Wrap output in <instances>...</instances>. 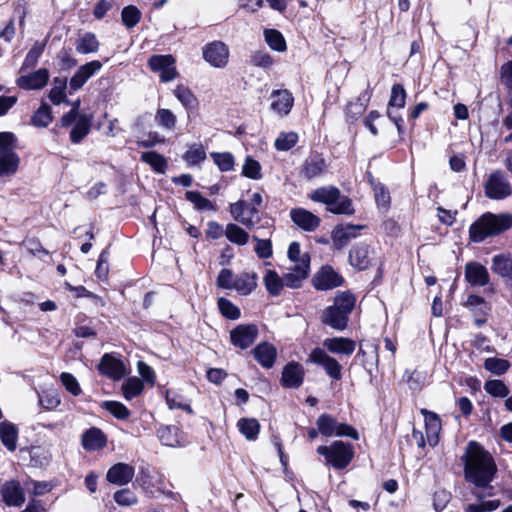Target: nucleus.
<instances>
[{
    "label": "nucleus",
    "instance_id": "1",
    "mask_svg": "<svg viewBox=\"0 0 512 512\" xmlns=\"http://www.w3.org/2000/svg\"><path fill=\"white\" fill-rule=\"evenodd\" d=\"M464 463L465 480L472 484L471 493L477 500L495 495V488L491 485L497 466L492 455L478 443H468L465 454L462 456Z\"/></svg>",
    "mask_w": 512,
    "mask_h": 512
},
{
    "label": "nucleus",
    "instance_id": "2",
    "mask_svg": "<svg viewBox=\"0 0 512 512\" xmlns=\"http://www.w3.org/2000/svg\"><path fill=\"white\" fill-rule=\"evenodd\" d=\"M356 297L350 291H340L334 298L333 305L326 307L321 315V321L329 327L343 331L349 322V315L355 308Z\"/></svg>",
    "mask_w": 512,
    "mask_h": 512
},
{
    "label": "nucleus",
    "instance_id": "3",
    "mask_svg": "<svg viewBox=\"0 0 512 512\" xmlns=\"http://www.w3.org/2000/svg\"><path fill=\"white\" fill-rule=\"evenodd\" d=\"M511 226L512 214H493L491 212H487L470 226V239L473 242L479 243L484 241L487 237L497 235L508 230Z\"/></svg>",
    "mask_w": 512,
    "mask_h": 512
},
{
    "label": "nucleus",
    "instance_id": "4",
    "mask_svg": "<svg viewBox=\"0 0 512 512\" xmlns=\"http://www.w3.org/2000/svg\"><path fill=\"white\" fill-rule=\"evenodd\" d=\"M317 453L325 457L326 465L339 470L346 468L354 456L353 446L343 441H334L330 446L321 445Z\"/></svg>",
    "mask_w": 512,
    "mask_h": 512
},
{
    "label": "nucleus",
    "instance_id": "5",
    "mask_svg": "<svg viewBox=\"0 0 512 512\" xmlns=\"http://www.w3.org/2000/svg\"><path fill=\"white\" fill-rule=\"evenodd\" d=\"M484 192L489 199L503 200L512 195V186L503 171L495 170L489 174Z\"/></svg>",
    "mask_w": 512,
    "mask_h": 512
},
{
    "label": "nucleus",
    "instance_id": "6",
    "mask_svg": "<svg viewBox=\"0 0 512 512\" xmlns=\"http://www.w3.org/2000/svg\"><path fill=\"white\" fill-rule=\"evenodd\" d=\"M317 427L319 432L326 437L331 436H347L354 440L359 438L358 432L352 426L345 423H339L328 414H322L317 419Z\"/></svg>",
    "mask_w": 512,
    "mask_h": 512
},
{
    "label": "nucleus",
    "instance_id": "7",
    "mask_svg": "<svg viewBox=\"0 0 512 512\" xmlns=\"http://www.w3.org/2000/svg\"><path fill=\"white\" fill-rule=\"evenodd\" d=\"M348 258L353 268L362 271L376 263L377 255L374 248L365 243H358L350 249Z\"/></svg>",
    "mask_w": 512,
    "mask_h": 512
},
{
    "label": "nucleus",
    "instance_id": "8",
    "mask_svg": "<svg viewBox=\"0 0 512 512\" xmlns=\"http://www.w3.org/2000/svg\"><path fill=\"white\" fill-rule=\"evenodd\" d=\"M230 213L235 221L251 229L259 222L258 209L243 201H237L230 205Z\"/></svg>",
    "mask_w": 512,
    "mask_h": 512
},
{
    "label": "nucleus",
    "instance_id": "9",
    "mask_svg": "<svg viewBox=\"0 0 512 512\" xmlns=\"http://www.w3.org/2000/svg\"><path fill=\"white\" fill-rule=\"evenodd\" d=\"M148 64L151 70L160 74L162 82H170L178 75L175 59L171 55H153L149 58Z\"/></svg>",
    "mask_w": 512,
    "mask_h": 512
},
{
    "label": "nucleus",
    "instance_id": "10",
    "mask_svg": "<svg viewBox=\"0 0 512 512\" xmlns=\"http://www.w3.org/2000/svg\"><path fill=\"white\" fill-rule=\"evenodd\" d=\"M343 281V277L331 266L321 267L312 278L314 288L321 291L339 287L342 285Z\"/></svg>",
    "mask_w": 512,
    "mask_h": 512
},
{
    "label": "nucleus",
    "instance_id": "11",
    "mask_svg": "<svg viewBox=\"0 0 512 512\" xmlns=\"http://www.w3.org/2000/svg\"><path fill=\"white\" fill-rule=\"evenodd\" d=\"M203 58L211 66L224 68L228 63L229 49L221 41H214L203 48Z\"/></svg>",
    "mask_w": 512,
    "mask_h": 512
},
{
    "label": "nucleus",
    "instance_id": "12",
    "mask_svg": "<svg viewBox=\"0 0 512 512\" xmlns=\"http://www.w3.org/2000/svg\"><path fill=\"white\" fill-rule=\"evenodd\" d=\"M258 336V328L254 324H240L230 332L232 344L240 349L250 347Z\"/></svg>",
    "mask_w": 512,
    "mask_h": 512
},
{
    "label": "nucleus",
    "instance_id": "13",
    "mask_svg": "<svg viewBox=\"0 0 512 512\" xmlns=\"http://www.w3.org/2000/svg\"><path fill=\"white\" fill-rule=\"evenodd\" d=\"M309 359L311 362L320 365L325 372L333 379L339 380L342 377L341 365L338 361L328 355L323 349L315 348L312 350Z\"/></svg>",
    "mask_w": 512,
    "mask_h": 512
},
{
    "label": "nucleus",
    "instance_id": "14",
    "mask_svg": "<svg viewBox=\"0 0 512 512\" xmlns=\"http://www.w3.org/2000/svg\"><path fill=\"white\" fill-rule=\"evenodd\" d=\"M364 226L354 224L337 225L331 234L333 247L337 250L344 248L351 239L356 238Z\"/></svg>",
    "mask_w": 512,
    "mask_h": 512
},
{
    "label": "nucleus",
    "instance_id": "15",
    "mask_svg": "<svg viewBox=\"0 0 512 512\" xmlns=\"http://www.w3.org/2000/svg\"><path fill=\"white\" fill-rule=\"evenodd\" d=\"M406 91L401 84H394L391 89V96L388 103V117L395 123L397 130L401 132L403 120L400 116L395 115L393 108H403L405 106Z\"/></svg>",
    "mask_w": 512,
    "mask_h": 512
},
{
    "label": "nucleus",
    "instance_id": "16",
    "mask_svg": "<svg viewBox=\"0 0 512 512\" xmlns=\"http://www.w3.org/2000/svg\"><path fill=\"white\" fill-rule=\"evenodd\" d=\"M270 98L271 109L275 113L281 116H286L290 113L294 104V97L289 90H273L270 95Z\"/></svg>",
    "mask_w": 512,
    "mask_h": 512
},
{
    "label": "nucleus",
    "instance_id": "17",
    "mask_svg": "<svg viewBox=\"0 0 512 512\" xmlns=\"http://www.w3.org/2000/svg\"><path fill=\"white\" fill-rule=\"evenodd\" d=\"M135 475V469L133 466L127 463H117L109 468L106 479L108 482L123 486L128 484Z\"/></svg>",
    "mask_w": 512,
    "mask_h": 512
},
{
    "label": "nucleus",
    "instance_id": "18",
    "mask_svg": "<svg viewBox=\"0 0 512 512\" xmlns=\"http://www.w3.org/2000/svg\"><path fill=\"white\" fill-rule=\"evenodd\" d=\"M102 68V63L98 60L88 62L75 72L71 77L69 86L73 91L79 90L97 71Z\"/></svg>",
    "mask_w": 512,
    "mask_h": 512
},
{
    "label": "nucleus",
    "instance_id": "19",
    "mask_svg": "<svg viewBox=\"0 0 512 512\" xmlns=\"http://www.w3.org/2000/svg\"><path fill=\"white\" fill-rule=\"evenodd\" d=\"M291 220L299 228L312 232L320 225V218L303 208H294L290 211Z\"/></svg>",
    "mask_w": 512,
    "mask_h": 512
},
{
    "label": "nucleus",
    "instance_id": "20",
    "mask_svg": "<svg viewBox=\"0 0 512 512\" xmlns=\"http://www.w3.org/2000/svg\"><path fill=\"white\" fill-rule=\"evenodd\" d=\"M465 280L473 287H482L489 283L490 277L485 266L471 261L465 265Z\"/></svg>",
    "mask_w": 512,
    "mask_h": 512
},
{
    "label": "nucleus",
    "instance_id": "21",
    "mask_svg": "<svg viewBox=\"0 0 512 512\" xmlns=\"http://www.w3.org/2000/svg\"><path fill=\"white\" fill-rule=\"evenodd\" d=\"M1 494L3 501L8 506L18 507L25 502L24 490L18 481L10 480L4 483L1 487Z\"/></svg>",
    "mask_w": 512,
    "mask_h": 512
},
{
    "label": "nucleus",
    "instance_id": "22",
    "mask_svg": "<svg viewBox=\"0 0 512 512\" xmlns=\"http://www.w3.org/2000/svg\"><path fill=\"white\" fill-rule=\"evenodd\" d=\"M98 369L103 375L114 380L121 379L126 373L123 362L110 354H105L101 358Z\"/></svg>",
    "mask_w": 512,
    "mask_h": 512
},
{
    "label": "nucleus",
    "instance_id": "23",
    "mask_svg": "<svg viewBox=\"0 0 512 512\" xmlns=\"http://www.w3.org/2000/svg\"><path fill=\"white\" fill-rule=\"evenodd\" d=\"M49 80V71L41 68L28 75H22L17 79V85L26 90H37L43 88Z\"/></svg>",
    "mask_w": 512,
    "mask_h": 512
},
{
    "label": "nucleus",
    "instance_id": "24",
    "mask_svg": "<svg viewBox=\"0 0 512 512\" xmlns=\"http://www.w3.org/2000/svg\"><path fill=\"white\" fill-rule=\"evenodd\" d=\"M326 170L327 164L325 159L319 154H312L305 159L301 174L304 178L311 180L323 175Z\"/></svg>",
    "mask_w": 512,
    "mask_h": 512
},
{
    "label": "nucleus",
    "instance_id": "25",
    "mask_svg": "<svg viewBox=\"0 0 512 512\" xmlns=\"http://www.w3.org/2000/svg\"><path fill=\"white\" fill-rule=\"evenodd\" d=\"M304 378V369L296 362L288 363L282 371L281 383L286 388H298Z\"/></svg>",
    "mask_w": 512,
    "mask_h": 512
},
{
    "label": "nucleus",
    "instance_id": "26",
    "mask_svg": "<svg viewBox=\"0 0 512 512\" xmlns=\"http://www.w3.org/2000/svg\"><path fill=\"white\" fill-rule=\"evenodd\" d=\"M421 412L424 415L426 440L430 446L434 447L439 441L441 420L437 414L426 409H422Z\"/></svg>",
    "mask_w": 512,
    "mask_h": 512
},
{
    "label": "nucleus",
    "instance_id": "27",
    "mask_svg": "<svg viewBox=\"0 0 512 512\" xmlns=\"http://www.w3.org/2000/svg\"><path fill=\"white\" fill-rule=\"evenodd\" d=\"M310 267H308L307 259L301 264H295L289 268V272L283 276L285 286L289 288H299L309 275Z\"/></svg>",
    "mask_w": 512,
    "mask_h": 512
},
{
    "label": "nucleus",
    "instance_id": "28",
    "mask_svg": "<svg viewBox=\"0 0 512 512\" xmlns=\"http://www.w3.org/2000/svg\"><path fill=\"white\" fill-rule=\"evenodd\" d=\"M107 438L99 428L92 427L82 435V446L87 451H98L106 446Z\"/></svg>",
    "mask_w": 512,
    "mask_h": 512
},
{
    "label": "nucleus",
    "instance_id": "29",
    "mask_svg": "<svg viewBox=\"0 0 512 512\" xmlns=\"http://www.w3.org/2000/svg\"><path fill=\"white\" fill-rule=\"evenodd\" d=\"M323 346L333 354L351 355L355 351L356 343L345 337L326 338Z\"/></svg>",
    "mask_w": 512,
    "mask_h": 512
},
{
    "label": "nucleus",
    "instance_id": "30",
    "mask_svg": "<svg viewBox=\"0 0 512 512\" xmlns=\"http://www.w3.org/2000/svg\"><path fill=\"white\" fill-rule=\"evenodd\" d=\"M253 355L263 368L269 369L275 363L277 350L273 344L262 342L253 349Z\"/></svg>",
    "mask_w": 512,
    "mask_h": 512
},
{
    "label": "nucleus",
    "instance_id": "31",
    "mask_svg": "<svg viewBox=\"0 0 512 512\" xmlns=\"http://www.w3.org/2000/svg\"><path fill=\"white\" fill-rule=\"evenodd\" d=\"M257 274L255 272H242L236 275L235 283L231 290L237 291L242 296L251 294L257 287Z\"/></svg>",
    "mask_w": 512,
    "mask_h": 512
},
{
    "label": "nucleus",
    "instance_id": "32",
    "mask_svg": "<svg viewBox=\"0 0 512 512\" xmlns=\"http://www.w3.org/2000/svg\"><path fill=\"white\" fill-rule=\"evenodd\" d=\"M17 438L18 430L15 425L8 422L0 423V439L2 444L9 451H14L16 449Z\"/></svg>",
    "mask_w": 512,
    "mask_h": 512
},
{
    "label": "nucleus",
    "instance_id": "33",
    "mask_svg": "<svg viewBox=\"0 0 512 512\" xmlns=\"http://www.w3.org/2000/svg\"><path fill=\"white\" fill-rule=\"evenodd\" d=\"M340 190L335 187H322L312 192L310 198L315 202L324 203L329 207L339 199Z\"/></svg>",
    "mask_w": 512,
    "mask_h": 512
},
{
    "label": "nucleus",
    "instance_id": "34",
    "mask_svg": "<svg viewBox=\"0 0 512 512\" xmlns=\"http://www.w3.org/2000/svg\"><path fill=\"white\" fill-rule=\"evenodd\" d=\"M492 271L503 278L512 279V259L504 254L492 258Z\"/></svg>",
    "mask_w": 512,
    "mask_h": 512
},
{
    "label": "nucleus",
    "instance_id": "35",
    "mask_svg": "<svg viewBox=\"0 0 512 512\" xmlns=\"http://www.w3.org/2000/svg\"><path fill=\"white\" fill-rule=\"evenodd\" d=\"M98 49L99 41L94 33L86 32L76 41V51L80 54L95 53Z\"/></svg>",
    "mask_w": 512,
    "mask_h": 512
},
{
    "label": "nucleus",
    "instance_id": "36",
    "mask_svg": "<svg viewBox=\"0 0 512 512\" xmlns=\"http://www.w3.org/2000/svg\"><path fill=\"white\" fill-rule=\"evenodd\" d=\"M225 236L231 243L239 246L246 245L250 237L248 232L234 223L226 225Z\"/></svg>",
    "mask_w": 512,
    "mask_h": 512
},
{
    "label": "nucleus",
    "instance_id": "37",
    "mask_svg": "<svg viewBox=\"0 0 512 512\" xmlns=\"http://www.w3.org/2000/svg\"><path fill=\"white\" fill-rule=\"evenodd\" d=\"M90 131V119L86 115H81L77 119L74 127L70 132V140L72 143H80Z\"/></svg>",
    "mask_w": 512,
    "mask_h": 512
},
{
    "label": "nucleus",
    "instance_id": "38",
    "mask_svg": "<svg viewBox=\"0 0 512 512\" xmlns=\"http://www.w3.org/2000/svg\"><path fill=\"white\" fill-rule=\"evenodd\" d=\"M66 86V78L56 77L54 79V85L49 92V99L54 105H59L61 103H70V101L67 99L65 95Z\"/></svg>",
    "mask_w": 512,
    "mask_h": 512
},
{
    "label": "nucleus",
    "instance_id": "39",
    "mask_svg": "<svg viewBox=\"0 0 512 512\" xmlns=\"http://www.w3.org/2000/svg\"><path fill=\"white\" fill-rule=\"evenodd\" d=\"M264 285L268 293L272 296H279L285 282L274 270H268L264 276Z\"/></svg>",
    "mask_w": 512,
    "mask_h": 512
},
{
    "label": "nucleus",
    "instance_id": "40",
    "mask_svg": "<svg viewBox=\"0 0 512 512\" xmlns=\"http://www.w3.org/2000/svg\"><path fill=\"white\" fill-rule=\"evenodd\" d=\"M237 426L239 431L250 441L255 440L260 432V424L254 418H241Z\"/></svg>",
    "mask_w": 512,
    "mask_h": 512
},
{
    "label": "nucleus",
    "instance_id": "41",
    "mask_svg": "<svg viewBox=\"0 0 512 512\" xmlns=\"http://www.w3.org/2000/svg\"><path fill=\"white\" fill-rule=\"evenodd\" d=\"M157 434L163 445L175 447L180 444L179 429L176 426H162Z\"/></svg>",
    "mask_w": 512,
    "mask_h": 512
},
{
    "label": "nucleus",
    "instance_id": "42",
    "mask_svg": "<svg viewBox=\"0 0 512 512\" xmlns=\"http://www.w3.org/2000/svg\"><path fill=\"white\" fill-rule=\"evenodd\" d=\"M155 121L162 129L173 131L176 127L177 118L171 110L160 108L155 114Z\"/></svg>",
    "mask_w": 512,
    "mask_h": 512
},
{
    "label": "nucleus",
    "instance_id": "43",
    "mask_svg": "<svg viewBox=\"0 0 512 512\" xmlns=\"http://www.w3.org/2000/svg\"><path fill=\"white\" fill-rule=\"evenodd\" d=\"M143 389V381L137 377L128 378L122 385V393L126 400L139 396Z\"/></svg>",
    "mask_w": 512,
    "mask_h": 512
},
{
    "label": "nucleus",
    "instance_id": "44",
    "mask_svg": "<svg viewBox=\"0 0 512 512\" xmlns=\"http://www.w3.org/2000/svg\"><path fill=\"white\" fill-rule=\"evenodd\" d=\"M52 111L48 104L42 103L31 117V123L35 127H47L52 122Z\"/></svg>",
    "mask_w": 512,
    "mask_h": 512
},
{
    "label": "nucleus",
    "instance_id": "45",
    "mask_svg": "<svg viewBox=\"0 0 512 512\" xmlns=\"http://www.w3.org/2000/svg\"><path fill=\"white\" fill-rule=\"evenodd\" d=\"M141 160L150 165L157 173H164L167 168L165 158L155 151L143 152Z\"/></svg>",
    "mask_w": 512,
    "mask_h": 512
},
{
    "label": "nucleus",
    "instance_id": "46",
    "mask_svg": "<svg viewBox=\"0 0 512 512\" xmlns=\"http://www.w3.org/2000/svg\"><path fill=\"white\" fill-rule=\"evenodd\" d=\"M20 159L17 154L0 155V177L16 173Z\"/></svg>",
    "mask_w": 512,
    "mask_h": 512
},
{
    "label": "nucleus",
    "instance_id": "47",
    "mask_svg": "<svg viewBox=\"0 0 512 512\" xmlns=\"http://www.w3.org/2000/svg\"><path fill=\"white\" fill-rule=\"evenodd\" d=\"M174 95L186 109H192L197 104L195 95L189 88L183 85H178L175 88Z\"/></svg>",
    "mask_w": 512,
    "mask_h": 512
},
{
    "label": "nucleus",
    "instance_id": "48",
    "mask_svg": "<svg viewBox=\"0 0 512 512\" xmlns=\"http://www.w3.org/2000/svg\"><path fill=\"white\" fill-rule=\"evenodd\" d=\"M17 137L12 132H0V155L16 154Z\"/></svg>",
    "mask_w": 512,
    "mask_h": 512
},
{
    "label": "nucleus",
    "instance_id": "49",
    "mask_svg": "<svg viewBox=\"0 0 512 512\" xmlns=\"http://www.w3.org/2000/svg\"><path fill=\"white\" fill-rule=\"evenodd\" d=\"M102 407L111 413L115 418L125 420L130 416V410L121 402L104 401Z\"/></svg>",
    "mask_w": 512,
    "mask_h": 512
},
{
    "label": "nucleus",
    "instance_id": "50",
    "mask_svg": "<svg viewBox=\"0 0 512 512\" xmlns=\"http://www.w3.org/2000/svg\"><path fill=\"white\" fill-rule=\"evenodd\" d=\"M183 158L188 165H197L205 160L206 152L202 145L193 144L186 151Z\"/></svg>",
    "mask_w": 512,
    "mask_h": 512
},
{
    "label": "nucleus",
    "instance_id": "51",
    "mask_svg": "<svg viewBox=\"0 0 512 512\" xmlns=\"http://www.w3.org/2000/svg\"><path fill=\"white\" fill-rule=\"evenodd\" d=\"M140 18L141 12L134 5L124 7L121 12L122 22L127 28H133L136 26L139 23Z\"/></svg>",
    "mask_w": 512,
    "mask_h": 512
},
{
    "label": "nucleus",
    "instance_id": "52",
    "mask_svg": "<svg viewBox=\"0 0 512 512\" xmlns=\"http://www.w3.org/2000/svg\"><path fill=\"white\" fill-rule=\"evenodd\" d=\"M265 39L271 49L278 52H283L286 50V42L279 31L275 29L266 30Z\"/></svg>",
    "mask_w": 512,
    "mask_h": 512
},
{
    "label": "nucleus",
    "instance_id": "53",
    "mask_svg": "<svg viewBox=\"0 0 512 512\" xmlns=\"http://www.w3.org/2000/svg\"><path fill=\"white\" fill-rule=\"evenodd\" d=\"M484 390L493 397L504 398L509 394V389L502 380L493 379L484 384Z\"/></svg>",
    "mask_w": 512,
    "mask_h": 512
},
{
    "label": "nucleus",
    "instance_id": "54",
    "mask_svg": "<svg viewBox=\"0 0 512 512\" xmlns=\"http://www.w3.org/2000/svg\"><path fill=\"white\" fill-rule=\"evenodd\" d=\"M218 308L222 316L230 320H237L241 315L240 309L224 297L218 299Z\"/></svg>",
    "mask_w": 512,
    "mask_h": 512
},
{
    "label": "nucleus",
    "instance_id": "55",
    "mask_svg": "<svg viewBox=\"0 0 512 512\" xmlns=\"http://www.w3.org/2000/svg\"><path fill=\"white\" fill-rule=\"evenodd\" d=\"M484 367L495 375H502L509 369L510 363L506 359L490 357L485 359Z\"/></svg>",
    "mask_w": 512,
    "mask_h": 512
},
{
    "label": "nucleus",
    "instance_id": "56",
    "mask_svg": "<svg viewBox=\"0 0 512 512\" xmlns=\"http://www.w3.org/2000/svg\"><path fill=\"white\" fill-rule=\"evenodd\" d=\"M242 174L250 179L259 180L262 178L261 165L251 156H247L242 167Z\"/></svg>",
    "mask_w": 512,
    "mask_h": 512
},
{
    "label": "nucleus",
    "instance_id": "57",
    "mask_svg": "<svg viewBox=\"0 0 512 512\" xmlns=\"http://www.w3.org/2000/svg\"><path fill=\"white\" fill-rule=\"evenodd\" d=\"M298 141V135L294 132H283L275 140V148L278 151H288Z\"/></svg>",
    "mask_w": 512,
    "mask_h": 512
},
{
    "label": "nucleus",
    "instance_id": "58",
    "mask_svg": "<svg viewBox=\"0 0 512 512\" xmlns=\"http://www.w3.org/2000/svg\"><path fill=\"white\" fill-rule=\"evenodd\" d=\"M465 306L482 315H486L490 311V306L485 299L474 294L468 296Z\"/></svg>",
    "mask_w": 512,
    "mask_h": 512
},
{
    "label": "nucleus",
    "instance_id": "59",
    "mask_svg": "<svg viewBox=\"0 0 512 512\" xmlns=\"http://www.w3.org/2000/svg\"><path fill=\"white\" fill-rule=\"evenodd\" d=\"M328 210L334 214L351 215L354 212L351 200L347 196H342L340 192L339 199Z\"/></svg>",
    "mask_w": 512,
    "mask_h": 512
},
{
    "label": "nucleus",
    "instance_id": "60",
    "mask_svg": "<svg viewBox=\"0 0 512 512\" xmlns=\"http://www.w3.org/2000/svg\"><path fill=\"white\" fill-rule=\"evenodd\" d=\"M211 157L221 171L227 172L232 170L234 167V157L229 152L211 153Z\"/></svg>",
    "mask_w": 512,
    "mask_h": 512
},
{
    "label": "nucleus",
    "instance_id": "61",
    "mask_svg": "<svg viewBox=\"0 0 512 512\" xmlns=\"http://www.w3.org/2000/svg\"><path fill=\"white\" fill-rule=\"evenodd\" d=\"M252 239L256 242L254 251L259 258L268 259L272 256V243L269 239H260L256 235L252 236Z\"/></svg>",
    "mask_w": 512,
    "mask_h": 512
},
{
    "label": "nucleus",
    "instance_id": "62",
    "mask_svg": "<svg viewBox=\"0 0 512 512\" xmlns=\"http://www.w3.org/2000/svg\"><path fill=\"white\" fill-rule=\"evenodd\" d=\"M186 199L194 204L198 210H212L214 209L212 202L203 197L201 193L197 191H187Z\"/></svg>",
    "mask_w": 512,
    "mask_h": 512
},
{
    "label": "nucleus",
    "instance_id": "63",
    "mask_svg": "<svg viewBox=\"0 0 512 512\" xmlns=\"http://www.w3.org/2000/svg\"><path fill=\"white\" fill-rule=\"evenodd\" d=\"M114 500L120 506L129 507L137 503V496L133 491L125 488L114 493Z\"/></svg>",
    "mask_w": 512,
    "mask_h": 512
},
{
    "label": "nucleus",
    "instance_id": "64",
    "mask_svg": "<svg viewBox=\"0 0 512 512\" xmlns=\"http://www.w3.org/2000/svg\"><path fill=\"white\" fill-rule=\"evenodd\" d=\"M44 47V44L36 42L30 49V51L27 53L25 60L23 62L22 69L34 67L37 64L40 56L42 55Z\"/></svg>",
    "mask_w": 512,
    "mask_h": 512
}]
</instances>
